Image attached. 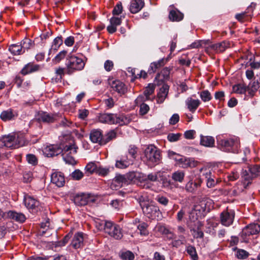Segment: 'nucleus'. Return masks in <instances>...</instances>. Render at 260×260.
Segmentation results:
<instances>
[{
    "label": "nucleus",
    "instance_id": "1",
    "mask_svg": "<svg viewBox=\"0 0 260 260\" xmlns=\"http://www.w3.org/2000/svg\"><path fill=\"white\" fill-rule=\"evenodd\" d=\"M144 153L146 164L150 167H153L161 162L160 150L153 145H148Z\"/></svg>",
    "mask_w": 260,
    "mask_h": 260
},
{
    "label": "nucleus",
    "instance_id": "2",
    "mask_svg": "<svg viewBox=\"0 0 260 260\" xmlns=\"http://www.w3.org/2000/svg\"><path fill=\"white\" fill-rule=\"evenodd\" d=\"M139 203L143 213L148 218L153 219L161 218V213L157 206L153 204L152 202H145L143 197L139 199Z\"/></svg>",
    "mask_w": 260,
    "mask_h": 260
},
{
    "label": "nucleus",
    "instance_id": "3",
    "mask_svg": "<svg viewBox=\"0 0 260 260\" xmlns=\"http://www.w3.org/2000/svg\"><path fill=\"white\" fill-rule=\"evenodd\" d=\"M219 149L226 152L238 153L240 148V142L237 138H232L226 139H217Z\"/></svg>",
    "mask_w": 260,
    "mask_h": 260
},
{
    "label": "nucleus",
    "instance_id": "4",
    "mask_svg": "<svg viewBox=\"0 0 260 260\" xmlns=\"http://www.w3.org/2000/svg\"><path fill=\"white\" fill-rule=\"evenodd\" d=\"M66 73L71 75L76 71L82 70L84 67L85 63L81 58L74 55H69L66 59Z\"/></svg>",
    "mask_w": 260,
    "mask_h": 260
},
{
    "label": "nucleus",
    "instance_id": "5",
    "mask_svg": "<svg viewBox=\"0 0 260 260\" xmlns=\"http://www.w3.org/2000/svg\"><path fill=\"white\" fill-rule=\"evenodd\" d=\"M1 143L2 146L11 149H16L22 145L18 137L10 135L3 136L1 139Z\"/></svg>",
    "mask_w": 260,
    "mask_h": 260
},
{
    "label": "nucleus",
    "instance_id": "6",
    "mask_svg": "<svg viewBox=\"0 0 260 260\" xmlns=\"http://www.w3.org/2000/svg\"><path fill=\"white\" fill-rule=\"evenodd\" d=\"M58 114H49L46 112L40 111L38 112L36 119L38 122L44 123H53L59 119Z\"/></svg>",
    "mask_w": 260,
    "mask_h": 260
},
{
    "label": "nucleus",
    "instance_id": "7",
    "mask_svg": "<svg viewBox=\"0 0 260 260\" xmlns=\"http://www.w3.org/2000/svg\"><path fill=\"white\" fill-rule=\"evenodd\" d=\"M173 67H165L164 68L160 73H157L155 78V82L157 85H160L165 81L170 80V74L171 71L172 70Z\"/></svg>",
    "mask_w": 260,
    "mask_h": 260
},
{
    "label": "nucleus",
    "instance_id": "8",
    "mask_svg": "<svg viewBox=\"0 0 260 260\" xmlns=\"http://www.w3.org/2000/svg\"><path fill=\"white\" fill-rule=\"evenodd\" d=\"M24 202L26 207L28 209L31 210L32 213H37L42 209V207L40 206L39 202L32 197L26 198Z\"/></svg>",
    "mask_w": 260,
    "mask_h": 260
},
{
    "label": "nucleus",
    "instance_id": "9",
    "mask_svg": "<svg viewBox=\"0 0 260 260\" xmlns=\"http://www.w3.org/2000/svg\"><path fill=\"white\" fill-rule=\"evenodd\" d=\"M169 157L172 159L179 162L182 168H187L190 166V162L189 159L171 151L168 152Z\"/></svg>",
    "mask_w": 260,
    "mask_h": 260
},
{
    "label": "nucleus",
    "instance_id": "10",
    "mask_svg": "<svg viewBox=\"0 0 260 260\" xmlns=\"http://www.w3.org/2000/svg\"><path fill=\"white\" fill-rule=\"evenodd\" d=\"M51 181L53 184H55L57 187H60L64 185V177L61 172H54L51 175Z\"/></svg>",
    "mask_w": 260,
    "mask_h": 260
},
{
    "label": "nucleus",
    "instance_id": "11",
    "mask_svg": "<svg viewBox=\"0 0 260 260\" xmlns=\"http://www.w3.org/2000/svg\"><path fill=\"white\" fill-rule=\"evenodd\" d=\"M202 183V180L198 177L194 181L190 180L187 183L185 186V189L189 192H194L198 188L201 186Z\"/></svg>",
    "mask_w": 260,
    "mask_h": 260
},
{
    "label": "nucleus",
    "instance_id": "12",
    "mask_svg": "<svg viewBox=\"0 0 260 260\" xmlns=\"http://www.w3.org/2000/svg\"><path fill=\"white\" fill-rule=\"evenodd\" d=\"M260 232V225L256 223L250 224L245 227L242 231L245 236L255 235Z\"/></svg>",
    "mask_w": 260,
    "mask_h": 260
},
{
    "label": "nucleus",
    "instance_id": "13",
    "mask_svg": "<svg viewBox=\"0 0 260 260\" xmlns=\"http://www.w3.org/2000/svg\"><path fill=\"white\" fill-rule=\"evenodd\" d=\"M154 89L155 87L153 84H149L144 91V96L139 95L136 100V103L138 104L140 102L148 100L149 99V96L154 92Z\"/></svg>",
    "mask_w": 260,
    "mask_h": 260
},
{
    "label": "nucleus",
    "instance_id": "14",
    "mask_svg": "<svg viewBox=\"0 0 260 260\" xmlns=\"http://www.w3.org/2000/svg\"><path fill=\"white\" fill-rule=\"evenodd\" d=\"M131 158H128L126 154L121 155L116 160L115 167L119 169H125L130 165Z\"/></svg>",
    "mask_w": 260,
    "mask_h": 260
},
{
    "label": "nucleus",
    "instance_id": "15",
    "mask_svg": "<svg viewBox=\"0 0 260 260\" xmlns=\"http://www.w3.org/2000/svg\"><path fill=\"white\" fill-rule=\"evenodd\" d=\"M62 150L60 147H58L55 145H51L47 146L44 151V154L47 157H53L57 156L61 153Z\"/></svg>",
    "mask_w": 260,
    "mask_h": 260
},
{
    "label": "nucleus",
    "instance_id": "16",
    "mask_svg": "<svg viewBox=\"0 0 260 260\" xmlns=\"http://www.w3.org/2000/svg\"><path fill=\"white\" fill-rule=\"evenodd\" d=\"M83 234L82 233H77L74 236L71 245L75 249L80 248L83 246Z\"/></svg>",
    "mask_w": 260,
    "mask_h": 260
},
{
    "label": "nucleus",
    "instance_id": "17",
    "mask_svg": "<svg viewBox=\"0 0 260 260\" xmlns=\"http://www.w3.org/2000/svg\"><path fill=\"white\" fill-rule=\"evenodd\" d=\"M17 116L18 114L16 111L12 109H9L1 113L0 118L3 121H7L14 119Z\"/></svg>",
    "mask_w": 260,
    "mask_h": 260
},
{
    "label": "nucleus",
    "instance_id": "18",
    "mask_svg": "<svg viewBox=\"0 0 260 260\" xmlns=\"http://www.w3.org/2000/svg\"><path fill=\"white\" fill-rule=\"evenodd\" d=\"M234 215L228 212H223L220 214V221L222 224L229 226L232 224Z\"/></svg>",
    "mask_w": 260,
    "mask_h": 260
},
{
    "label": "nucleus",
    "instance_id": "19",
    "mask_svg": "<svg viewBox=\"0 0 260 260\" xmlns=\"http://www.w3.org/2000/svg\"><path fill=\"white\" fill-rule=\"evenodd\" d=\"M40 66L39 64L29 62L26 64L21 70L20 73L23 75H26L39 70Z\"/></svg>",
    "mask_w": 260,
    "mask_h": 260
},
{
    "label": "nucleus",
    "instance_id": "20",
    "mask_svg": "<svg viewBox=\"0 0 260 260\" xmlns=\"http://www.w3.org/2000/svg\"><path fill=\"white\" fill-rule=\"evenodd\" d=\"M143 0H133L129 6V11L133 14L139 12L144 6Z\"/></svg>",
    "mask_w": 260,
    "mask_h": 260
},
{
    "label": "nucleus",
    "instance_id": "21",
    "mask_svg": "<svg viewBox=\"0 0 260 260\" xmlns=\"http://www.w3.org/2000/svg\"><path fill=\"white\" fill-rule=\"evenodd\" d=\"M128 181L126 180L125 175L120 174L116 175L113 179L112 183V187H121L123 184H127Z\"/></svg>",
    "mask_w": 260,
    "mask_h": 260
},
{
    "label": "nucleus",
    "instance_id": "22",
    "mask_svg": "<svg viewBox=\"0 0 260 260\" xmlns=\"http://www.w3.org/2000/svg\"><path fill=\"white\" fill-rule=\"evenodd\" d=\"M131 121V118L128 115L115 114L114 123L120 125L128 124Z\"/></svg>",
    "mask_w": 260,
    "mask_h": 260
},
{
    "label": "nucleus",
    "instance_id": "23",
    "mask_svg": "<svg viewBox=\"0 0 260 260\" xmlns=\"http://www.w3.org/2000/svg\"><path fill=\"white\" fill-rule=\"evenodd\" d=\"M7 217L10 219L19 222H23L26 220L25 216L21 213H18L13 211H9L7 212Z\"/></svg>",
    "mask_w": 260,
    "mask_h": 260
},
{
    "label": "nucleus",
    "instance_id": "24",
    "mask_svg": "<svg viewBox=\"0 0 260 260\" xmlns=\"http://www.w3.org/2000/svg\"><path fill=\"white\" fill-rule=\"evenodd\" d=\"M111 86L114 90L120 94H123L127 91L125 84L119 80L113 81Z\"/></svg>",
    "mask_w": 260,
    "mask_h": 260
},
{
    "label": "nucleus",
    "instance_id": "25",
    "mask_svg": "<svg viewBox=\"0 0 260 260\" xmlns=\"http://www.w3.org/2000/svg\"><path fill=\"white\" fill-rule=\"evenodd\" d=\"M230 42L223 41L220 43L214 44L210 45V48L217 52L224 51L226 48L230 47Z\"/></svg>",
    "mask_w": 260,
    "mask_h": 260
},
{
    "label": "nucleus",
    "instance_id": "26",
    "mask_svg": "<svg viewBox=\"0 0 260 260\" xmlns=\"http://www.w3.org/2000/svg\"><path fill=\"white\" fill-rule=\"evenodd\" d=\"M103 134L99 129H92L90 132V139L93 143H98L100 145L102 140Z\"/></svg>",
    "mask_w": 260,
    "mask_h": 260
},
{
    "label": "nucleus",
    "instance_id": "27",
    "mask_svg": "<svg viewBox=\"0 0 260 260\" xmlns=\"http://www.w3.org/2000/svg\"><path fill=\"white\" fill-rule=\"evenodd\" d=\"M115 114H101L99 116V120L102 123L114 124Z\"/></svg>",
    "mask_w": 260,
    "mask_h": 260
},
{
    "label": "nucleus",
    "instance_id": "28",
    "mask_svg": "<svg viewBox=\"0 0 260 260\" xmlns=\"http://www.w3.org/2000/svg\"><path fill=\"white\" fill-rule=\"evenodd\" d=\"M73 201L74 203L78 206H83L87 205L86 194L83 193L76 194L74 197Z\"/></svg>",
    "mask_w": 260,
    "mask_h": 260
},
{
    "label": "nucleus",
    "instance_id": "29",
    "mask_svg": "<svg viewBox=\"0 0 260 260\" xmlns=\"http://www.w3.org/2000/svg\"><path fill=\"white\" fill-rule=\"evenodd\" d=\"M186 104L189 110L193 113L197 110L201 102L199 100H194L189 98L186 100Z\"/></svg>",
    "mask_w": 260,
    "mask_h": 260
},
{
    "label": "nucleus",
    "instance_id": "30",
    "mask_svg": "<svg viewBox=\"0 0 260 260\" xmlns=\"http://www.w3.org/2000/svg\"><path fill=\"white\" fill-rule=\"evenodd\" d=\"M200 144L201 145L211 147L214 145V139L211 136H204L202 135L200 136Z\"/></svg>",
    "mask_w": 260,
    "mask_h": 260
},
{
    "label": "nucleus",
    "instance_id": "31",
    "mask_svg": "<svg viewBox=\"0 0 260 260\" xmlns=\"http://www.w3.org/2000/svg\"><path fill=\"white\" fill-rule=\"evenodd\" d=\"M185 250L192 260H198L199 256L196 247L190 244L186 246Z\"/></svg>",
    "mask_w": 260,
    "mask_h": 260
},
{
    "label": "nucleus",
    "instance_id": "32",
    "mask_svg": "<svg viewBox=\"0 0 260 260\" xmlns=\"http://www.w3.org/2000/svg\"><path fill=\"white\" fill-rule=\"evenodd\" d=\"M169 17L172 21H179L183 19V14L177 10H172L170 12Z\"/></svg>",
    "mask_w": 260,
    "mask_h": 260
},
{
    "label": "nucleus",
    "instance_id": "33",
    "mask_svg": "<svg viewBox=\"0 0 260 260\" xmlns=\"http://www.w3.org/2000/svg\"><path fill=\"white\" fill-rule=\"evenodd\" d=\"M101 225L102 226L101 229H103L105 233L110 235V234H111L112 229H113L115 224L111 221H102Z\"/></svg>",
    "mask_w": 260,
    "mask_h": 260
},
{
    "label": "nucleus",
    "instance_id": "34",
    "mask_svg": "<svg viewBox=\"0 0 260 260\" xmlns=\"http://www.w3.org/2000/svg\"><path fill=\"white\" fill-rule=\"evenodd\" d=\"M9 50L14 55H20L24 53L20 44H12L10 46Z\"/></svg>",
    "mask_w": 260,
    "mask_h": 260
},
{
    "label": "nucleus",
    "instance_id": "35",
    "mask_svg": "<svg viewBox=\"0 0 260 260\" xmlns=\"http://www.w3.org/2000/svg\"><path fill=\"white\" fill-rule=\"evenodd\" d=\"M184 178V173L181 171H177L172 173V179L175 182H182Z\"/></svg>",
    "mask_w": 260,
    "mask_h": 260
},
{
    "label": "nucleus",
    "instance_id": "36",
    "mask_svg": "<svg viewBox=\"0 0 260 260\" xmlns=\"http://www.w3.org/2000/svg\"><path fill=\"white\" fill-rule=\"evenodd\" d=\"M109 235L115 239H120L123 236L121 232V229L117 225H115L113 229H112L111 234H110Z\"/></svg>",
    "mask_w": 260,
    "mask_h": 260
},
{
    "label": "nucleus",
    "instance_id": "37",
    "mask_svg": "<svg viewBox=\"0 0 260 260\" xmlns=\"http://www.w3.org/2000/svg\"><path fill=\"white\" fill-rule=\"evenodd\" d=\"M77 147H76L75 145L70 144L69 145H66L63 148H61L62 150V154L69 153V154H75L77 153Z\"/></svg>",
    "mask_w": 260,
    "mask_h": 260
},
{
    "label": "nucleus",
    "instance_id": "38",
    "mask_svg": "<svg viewBox=\"0 0 260 260\" xmlns=\"http://www.w3.org/2000/svg\"><path fill=\"white\" fill-rule=\"evenodd\" d=\"M255 6V4L252 3L247 9V11L237 14L236 15V18L240 22L243 21V19L245 18L246 14L249 12V11H253V9Z\"/></svg>",
    "mask_w": 260,
    "mask_h": 260
},
{
    "label": "nucleus",
    "instance_id": "39",
    "mask_svg": "<svg viewBox=\"0 0 260 260\" xmlns=\"http://www.w3.org/2000/svg\"><path fill=\"white\" fill-rule=\"evenodd\" d=\"M234 92L239 94H245L246 92V86L244 84H238L233 86Z\"/></svg>",
    "mask_w": 260,
    "mask_h": 260
},
{
    "label": "nucleus",
    "instance_id": "40",
    "mask_svg": "<svg viewBox=\"0 0 260 260\" xmlns=\"http://www.w3.org/2000/svg\"><path fill=\"white\" fill-rule=\"evenodd\" d=\"M119 256L123 260H133L135 258L134 253L128 250L121 251L119 253Z\"/></svg>",
    "mask_w": 260,
    "mask_h": 260
},
{
    "label": "nucleus",
    "instance_id": "41",
    "mask_svg": "<svg viewBox=\"0 0 260 260\" xmlns=\"http://www.w3.org/2000/svg\"><path fill=\"white\" fill-rule=\"evenodd\" d=\"M68 52L66 50H62L59 52L52 59V61L55 63H59L61 60L63 59L67 55Z\"/></svg>",
    "mask_w": 260,
    "mask_h": 260
},
{
    "label": "nucleus",
    "instance_id": "42",
    "mask_svg": "<svg viewBox=\"0 0 260 260\" xmlns=\"http://www.w3.org/2000/svg\"><path fill=\"white\" fill-rule=\"evenodd\" d=\"M20 45L22 47L23 52L24 53L25 50L29 49L32 46L33 44L31 40L28 38H25L21 41Z\"/></svg>",
    "mask_w": 260,
    "mask_h": 260
},
{
    "label": "nucleus",
    "instance_id": "43",
    "mask_svg": "<svg viewBox=\"0 0 260 260\" xmlns=\"http://www.w3.org/2000/svg\"><path fill=\"white\" fill-rule=\"evenodd\" d=\"M59 119L57 121L58 122L59 126L64 127H71L72 125L71 121H68L66 118L62 117L61 115L59 114Z\"/></svg>",
    "mask_w": 260,
    "mask_h": 260
},
{
    "label": "nucleus",
    "instance_id": "44",
    "mask_svg": "<svg viewBox=\"0 0 260 260\" xmlns=\"http://www.w3.org/2000/svg\"><path fill=\"white\" fill-rule=\"evenodd\" d=\"M97 169L98 168L94 163L89 162L85 167V173L88 174L87 175L91 174L95 172H96Z\"/></svg>",
    "mask_w": 260,
    "mask_h": 260
},
{
    "label": "nucleus",
    "instance_id": "45",
    "mask_svg": "<svg viewBox=\"0 0 260 260\" xmlns=\"http://www.w3.org/2000/svg\"><path fill=\"white\" fill-rule=\"evenodd\" d=\"M253 177H255L260 175V165H254L251 166L248 170Z\"/></svg>",
    "mask_w": 260,
    "mask_h": 260
},
{
    "label": "nucleus",
    "instance_id": "46",
    "mask_svg": "<svg viewBox=\"0 0 260 260\" xmlns=\"http://www.w3.org/2000/svg\"><path fill=\"white\" fill-rule=\"evenodd\" d=\"M200 95L202 100L205 102H208L212 99L211 93L207 90H203L201 92Z\"/></svg>",
    "mask_w": 260,
    "mask_h": 260
},
{
    "label": "nucleus",
    "instance_id": "47",
    "mask_svg": "<svg viewBox=\"0 0 260 260\" xmlns=\"http://www.w3.org/2000/svg\"><path fill=\"white\" fill-rule=\"evenodd\" d=\"M70 154L69 153H67L66 154H62V158L67 164L74 165L76 164V161L74 158L71 156Z\"/></svg>",
    "mask_w": 260,
    "mask_h": 260
},
{
    "label": "nucleus",
    "instance_id": "48",
    "mask_svg": "<svg viewBox=\"0 0 260 260\" xmlns=\"http://www.w3.org/2000/svg\"><path fill=\"white\" fill-rule=\"evenodd\" d=\"M73 180H79L83 177V173L79 169L75 170L71 175Z\"/></svg>",
    "mask_w": 260,
    "mask_h": 260
},
{
    "label": "nucleus",
    "instance_id": "49",
    "mask_svg": "<svg viewBox=\"0 0 260 260\" xmlns=\"http://www.w3.org/2000/svg\"><path fill=\"white\" fill-rule=\"evenodd\" d=\"M155 200L164 206H167L169 203V200L167 197L160 195L157 196Z\"/></svg>",
    "mask_w": 260,
    "mask_h": 260
},
{
    "label": "nucleus",
    "instance_id": "50",
    "mask_svg": "<svg viewBox=\"0 0 260 260\" xmlns=\"http://www.w3.org/2000/svg\"><path fill=\"white\" fill-rule=\"evenodd\" d=\"M181 134L180 133H170L167 136L168 140L171 142L177 141L180 138Z\"/></svg>",
    "mask_w": 260,
    "mask_h": 260
},
{
    "label": "nucleus",
    "instance_id": "51",
    "mask_svg": "<svg viewBox=\"0 0 260 260\" xmlns=\"http://www.w3.org/2000/svg\"><path fill=\"white\" fill-rule=\"evenodd\" d=\"M149 110V107L145 103H142L140 106V114L142 115H145Z\"/></svg>",
    "mask_w": 260,
    "mask_h": 260
},
{
    "label": "nucleus",
    "instance_id": "52",
    "mask_svg": "<svg viewBox=\"0 0 260 260\" xmlns=\"http://www.w3.org/2000/svg\"><path fill=\"white\" fill-rule=\"evenodd\" d=\"M26 159L29 164H30L32 165H36L38 163V159L36 156L32 154H27Z\"/></svg>",
    "mask_w": 260,
    "mask_h": 260
},
{
    "label": "nucleus",
    "instance_id": "53",
    "mask_svg": "<svg viewBox=\"0 0 260 260\" xmlns=\"http://www.w3.org/2000/svg\"><path fill=\"white\" fill-rule=\"evenodd\" d=\"M249 255V253L245 250L239 249L237 252V256L239 259H245Z\"/></svg>",
    "mask_w": 260,
    "mask_h": 260
},
{
    "label": "nucleus",
    "instance_id": "54",
    "mask_svg": "<svg viewBox=\"0 0 260 260\" xmlns=\"http://www.w3.org/2000/svg\"><path fill=\"white\" fill-rule=\"evenodd\" d=\"M147 226L146 223L143 222L138 226V229L140 231V233L141 235L146 236L148 235V232L146 229Z\"/></svg>",
    "mask_w": 260,
    "mask_h": 260
},
{
    "label": "nucleus",
    "instance_id": "55",
    "mask_svg": "<svg viewBox=\"0 0 260 260\" xmlns=\"http://www.w3.org/2000/svg\"><path fill=\"white\" fill-rule=\"evenodd\" d=\"M122 11V6L121 3H118L115 6L113 10L112 14L114 15H118L121 13Z\"/></svg>",
    "mask_w": 260,
    "mask_h": 260
},
{
    "label": "nucleus",
    "instance_id": "56",
    "mask_svg": "<svg viewBox=\"0 0 260 260\" xmlns=\"http://www.w3.org/2000/svg\"><path fill=\"white\" fill-rule=\"evenodd\" d=\"M128 153L134 159H135L137 157V148L134 145L129 146Z\"/></svg>",
    "mask_w": 260,
    "mask_h": 260
},
{
    "label": "nucleus",
    "instance_id": "57",
    "mask_svg": "<svg viewBox=\"0 0 260 260\" xmlns=\"http://www.w3.org/2000/svg\"><path fill=\"white\" fill-rule=\"evenodd\" d=\"M71 238V235L69 233L66 235L60 241H58L57 246H64L69 241Z\"/></svg>",
    "mask_w": 260,
    "mask_h": 260
},
{
    "label": "nucleus",
    "instance_id": "58",
    "mask_svg": "<svg viewBox=\"0 0 260 260\" xmlns=\"http://www.w3.org/2000/svg\"><path fill=\"white\" fill-rule=\"evenodd\" d=\"M112 207L119 209L122 206V201L118 199L112 200L110 203Z\"/></svg>",
    "mask_w": 260,
    "mask_h": 260
},
{
    "label": "nucleus",
    "instance_id": "59",
    "mask_svg": "<svg viewBox=\"0 0 260 260\" xmlns=\"http://www.w3.org/2000/svg\"><path fill=\"white\" fill-rule=\"evenodd\" d=\"M167 61V59L162 58L157 61L153 62V63L155 65V68L156 69V70H157L158 69L163 67Z\"/></svg>",
    "mask_w": 260,
    "mask_h": 260
},
{
    "label": "nucleus",
    "instance_id": "60",
    "mask_svg": "<svg viewBox=\"0 0 260 260\" xmlns=\"http://www.w3.org/2000/svg\"><path fill=\"white\" fill-rule=\"evenodd\" d=\"M162 84V86L160 88L159 92L158 93L164 94L166 96H167L169 92V86L164 83Z\"/></svg>",
    "mask_w": 260,
    "mask_h": 260
},
{
    "label": "nucleus",
    "instance_id": "61",
    "mask_svg": "<svg viewBox=\"0 0 260 260\" xmlns=\"http://www.w3.org/2000/svg\"><path fill=\"white\" fill-rule=\"evenodd\" d=\"M110 22L113 25L117 26L120 25L121 23V18L113 17L110 20Z\"/></svg>",
    "mask_w": 260,
    "mask_h": 260
},
{
    "label": "nucleus",
    "instance_id": "62",
    "mask_svg": "<svg viewBox=\"0 0 260 260\" xmlns=\"http://www.w3.org/2000/svg\"><path fill=\"white\" fill-rule=\"evenodd\" d=\"M179 120V116L178 114H174L170 118L169 123L171 125L176 124Z\"/></svg>",
    "mask_w": 260,
    "mask_h": 260
},
{
    "label": "nucleus",
    "instance_id": "63",
    "mask_svg": "<svg viewBox=\"0 0 260 260\" xmlns=\"http://www.w3.org/2000/svg\"><path fill=\"white\" fill-rule=\"evenodd\" d=\"M96 197L91 193L86 194V201L87 204H91L95 202Z\"/></svg>",
    "mask_w": 260,
    "mask_h": 260
},
{
    "label": "nucleus",
    "instance_id": "64",
    "mask_svg": "<svg viewBox=\"0 0 260 260\" xmlns=\"http://www.w3.org/2000/svg\"><path fill=\"white\" fill-rule=\"evenodd\" d=\"M113 62L111 60H107L104 63V68L106 71L110 72L113 68Z\"/></svg>",
    "mask_w": 260,
    "mask_h": 260
}]
</instances>
